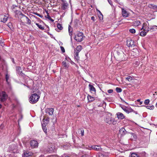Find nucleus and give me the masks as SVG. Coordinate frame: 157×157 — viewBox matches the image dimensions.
I'll return each mask as SVG.
<instances>
[{"instance_id":"423d86ee","label":"nucleus","mask_w":157,"mask_h":157,"mask_svg":"<svg viewBox=\"0 0 157 157\" xmlns=\"http://www.w3.org/2000/svg\"><path fill=\"white\" fill-rule=\"evenodd\" d=\"M7 97V95L5 92L2 91L0 92V100L2 101H5Z\"/></svg>"},{"instance_id":"393cba45","label":"nucleus","mask_w":157,"mask_h":157,"mask_svg":"<svg viewBox=\"0 0 157 157\" xmlns=\"http://www.w3.org/2000/svg\"><path fill=\"white\" fill-rule=\"evenodd\" d=\"M87 98L88 101L90 102H92L94 100V98L93 97L90 95H88L87 96Z\"/></svg>"},{"instance_id":"69168bd1","label":"nucleus","mask_w":157,"mask_h":157,"mask_svg":"<svg viewBox=\"0 0 157 157\" xmlns=\"http://www.w3.org/2000/svg\"><path fill=\"white\" fill-rule=\"evenodd\" d=\"M155 106L156 107H157V103L156 104V105H155Z\"/></svg>"},{"instance_id":"20e7f679","label":"nucleus","mask_w":157,"mask_h":157,"mask_svg":"<svg viewBox=\"0 0 157 157\" xmlns=\"http://www.w3.org/2000/svg\"><path fill=\"white\" fill-rule=\"evenodd\" d=\"M61 8L63 10H65L67 9L68 6L69 4L65 0H61Z\"/></svg>"},{"instance_id":"f704fd0d","label":"nucleus","mask_w":157,"mask_h":157,"mask_svg":"<svg viewBox=\"0 0 157 157\" xmlns=\"http://www.w3.org/2000/svg\"><path fill=\"white\" fill-rule=\"evenodd\" d=\"M116 90L117 92L118 93L121 92L122 91V90L121 88L118 87L116 88Z\"/></svg>"},{"instance_id":"4be33fe9","label":"nucleus","mask_w":157,"mask_h":157,"mask_svg":"<svg viewBox=\"0 0 157 157\" xmlns=\"http://www.w3.org/2000/svg\"><path fill=\"white\" fill-rule=\"evenodd\" d=\"M134 79V78L132 76H128L125 78V79L127 80L129 82H131L132 80Z\"/></svg>"},{"instance_id":"39448f33","label":"nucleus","mask_w":157,"mask_h":157,"mask_svg":"<svg viewBox=\"0 0 157 157\" xmlns=\"http://www.w3.org/2000/svg\"><path fill=\"white\" fill-rule=\"evenodd\" d=\"M83 38V34L82 33H79L76 35L75 37V39L78 42L82 41Z\"/></svg>"},{"instance_id":"603ef678","label":"nucleus","mask_w":157,"mask_h":157,"mask_svg":"<svg viewBox=\"0 0 157 157\" xmlns=\"http://www.w3.org/2000/svg\"><path fill=\"white\" fill-rule=\"evenodd\" d=\"M36 14L37 15V16H38L39 17H42V16L40 15L39 14L36 13Z\"/></svg>"},{"instance_id":"7ed1b4c3","label":"nucleus","mask_w":157,"mask_h":157,"mask_svg":"<svg viewBox=\"0 0 157 157\" xmlns=\"http://www.w3.org/2000/svg\"><path fill=\"white\" fill-rule=\"evenodd\" d=\"M117 59L120 61L123 60L124 59V54L123 51L120 49L117 50Z\"/></svg>"},{"instance_id":"4c0bfd02","label":"nucleus","mask_w":157,"mask_h":157,"mask_svg":"<svg viewBox=\"0 0 157 157\" xmlns=\"http://www.w3.org/2000/svg\"><path fill=\"white\" fill-rule=\"evenodd\" d=\"M130 32L132 33H136V30L134 29H130L129 30Z\"/></svg>"},{"instance_id":"09e8293b","label":"nucleus","mask_w":157,"mask_h":157,"mask_svg":"<svg viewBox=\"0 0 157 157\" xmlns=\"http://www.w3.org/2000/svg\"><path fill=\"white\" fill-rule=\"evenodd\" d=\"M109 3L111 5H112V1L111 0H107Z\"/></svg>"},{"instance_id":"a211bd4d","label":"nucleus","mask_w":157,"mask_h":157,"mask_svg":"<svg viewBox=\"0 0 157 157\" xmlns=\"http://www.w3.org/2000/svg\"><path fill=\"white\" fill-rule=\"evenodd\" d=\"M122 109L125 111L126 113H130L132 112L133 111V110L132 109H128L126 108H122Z\"/></svg>"},{"instance_id":"052dcab7","label":"nucleus","mask_w":157,"mask_h":157,"mask_svg":"<svg viewBox=\"0 0 157 157\" xmlns=\"http://www.w3.org/2000/svg\"><path fill=\"white\" fill-rule=\"evenodd\" d=\"M2 105L0 103V108H2Z\"/></svg>"},{"instance_id":"ddd939ff","label":"nucleus","mask_w":157,"mask_h":157,"mask_svg":"<svg viewBox=\"0 0 157 157\" xmlns=\"http://www.w3.org/2000/svg\"><path fill=\"white\" fill-rule=\"evenodd\" d=\"M127 132L124 128H121L119 131V134H121L122 136L125 135Z\"/></svg>"},{"instance_id":"de8ad7c7","label":"nucleus","mask_w":157,"mask_h":157,"mask_svg":"<svg viewBox=\"0 0 157 157\" xmlns=\"http://www.w3.org/2000/svg\"><path fill=\"white\" fill-rule=\"evenodd\" d=\"M91 19L94 21H95V17L94 16H92L91 17Z\"/></svg>"},{"instance_id":"ea45409f","label":"nucleus","mask_w":157,"mask_h":157,"mask_svg":"<svg viewBox=\"0 0 157 157\" xmlns=\"http://www.w3.org/2000/svg\"><path fill=\"white\" fill-rule=\"evenodd\" d=\"M150 102V100L148 99L145 100L144 101V103L146 105H148Z\"/></svg>"},{"instance_id":"58836bf2","label":"nucleus","mask_w":157,"mask_h":157,"mask_svg":"<svg viewBox=\"0 0 157 157\" xmlns=\"http://www.w3.org/2000/svg\"><path fill=\"white\" fill-rule=\"evenodd\" d=\"M71 28V26H69V27H68L69 33V34L70 35V36H71V37H72V36H71V35H72V34H71L72 30H71V31H70V29Z\"/></svg>"},{"instance_id":"79ce46f5","label":"nucleus","mask_w":157,"mask_h":157,"mask_svg":"<svg viewBox=\"0 0 157 157\" xmlns=\"http://www.w3.org/2000/svg\"><path fill=\"white\" fill-rule=\"evenodd\" d=\"M60 48H61V50L62 51V52L63 53H64L65 52V49H64V48L62 47V46H61L60 47Z\"/></svg>"},{"instance_id":"2eb2a0df","label":"nucleus","mask_w":157,"mask_h":157,"mask_svg":"<svg viewBox=\"0 0 157 157\" xmlns=\"http://www.w3.org/2000/svg\"><path fill=\"white\" fill-rule=\"evenodd\" d=\"M122 15L124 17H128L129 13L127 11L123 8H122Z\"/></svg>"},{"instance_id":"e2e57ef3","label":"nucleus","mask_w":157,"mask_h":157,"mask_svg":"<svg viewBox=\"0 0 157 157\" xmlns=\"http://www.w3.org/2000/svg\"><path fill=\"white\" fill-rule=\"evenodd\" d=\"M137 101L138 102H140V99H138L137 100Z\"/></svg>"},{"instance_id":"412c9836","label":"nucleus","mask_w":157,"mask_h":157,"mask_svg":"<svg viewBox=\"0 0 157 157\" xmlns=\"http://www.w3.org/2000/svg\"><path fill=\"white\" fill-rule=\"evenodd\" d=\"M148 32H147L143 29V30L140 33V35L142 36H145Z\"/></svg>"},{"instance_id":"e433bc0d","label":"nucleus","mask_w":157,"mask_h":157,"mask_svg":"<svg viewBox=\"0 0 157 157\" xmlns=\"http://www.w3.org/2000/svg\"><path fill=\"white\" fill-rule=\"evenodd\" d=\"M131 134L132 135V138H133V139H136L137 138V136L134 133H131Z\"/></svg>"},{"instance_id":"6ab92c4d","label":"nucleus","mask_w":157,"mask_h":157,"mask_svg":"<svg viewBox=\"0 0 157 157\" xmlns=\"http://www.w3.org/2000/svg\"><path fill=\"white\" fill-rule=\"evenodd\" d=\"M10 76L8 75L7 74L6 75V81L8 84L9 85L10 84Z\"/></svg>"},{"instance_id":"bf43d9fd","label":"nucleus","mask_w":157,"mask_h":157,"mask_svg":"<svg viewBox=\"0 0 157 157\" xmlns=\"http://www.w3.org/2000/svg\"><path fill=\"white\" fill-rule=\"evenodd\" d=\"M115 1L116 2H117L119 0H115Z\"/></svg>"},{"instance_id":"a878e982","label":"nucleus","mask_w":157,"mask_h":157,"mask_svg":"<svg viewBox=\"0 0 157 157\" xmlns=\"http://www.w3.org/2000/svg\"><path fill=\"white\" fill-rule=\"evenodd\" d=\"M98 157H108V156L106 154H102L100 153H98Z\"/></svg>"},{"instance_id":"c9c22d12","label":"nucleus","mask_w":157,"mask_h":157,"mask_svg":"<svg viewBox=\"0 0 157 157\" xmlns=\"http://www.w3.org/2000/svg\"><path fill=\"white\" fill-rule=\"evenodd\" d=\"M42 129L44 131V132L47 135V129L46 127H42Z\"/></svg>"},{"instance_id":"9d476101","label":"nucleus","mask_w":157,"mask_h":157,"mask_svg":"<svg viewBox=\"0 0 157 157\" xmlns=\"http://www.w3.org/2000/svg\"><path fill=\"white\" fill-rule=\"evenodd\" d=\"M127 45L128 47H132L134 45L133 40H132L130 38H129L127 40Z\"/></svg>"},{"instance_id":"6e6d98bb","label":"nucleus","mask_w":157,"mask_h":157,"mask_svg":"<svg viewBox=\"0 0 157 157\" xmlns=\"http://www.w3.org/2000/svg\"><path fill=\"white\" fill-rule=\"evenodd\" d=\"M3 43V41L1 40H0V44H2Z\"/></svg>"},{"instance_id":"c03bdc74","label":"nucleus","mask_w":157,"mask_h":157,"mask_svg":"<svg viewBox=\"0 0 157 157\" xmlns=\"http://www.w3.org/2000/svg\"><path fill=\"white\" fill-rule=\"evenodd\" d=\"M47 124V123H44L42 124V127H46V126Z\"/></svg>"},{"instance_id":"3c124183","label":"nucleus","mask_w":157,"mask_h":157,"mask_svg":"<svg viewBox=\"0 0 157 157\" xmlns=\"http://www.w3.org/2000/svg\"><path fill=\"white\" fill-rule=\"evenodd\" d=\"M47 157H56V156L54 155H48Z\"/></svg>"},{"instance_id":"6e6552de","label":"nucleus","mask_w":157,"mask_h":157,"mask_svg":"<svg viewBox=\"0 0 157 157\" xmlns=\"http://www.w3.org/2000/svg\"><path fill=\"white\" fill-rule=\"evenodd\" d=\"M91 148L89 149L90 150L93 149L96 151H101L102 149L101 146L99 145H93L91 147Z\"/></svg>"},{"instance_id":"680f3d73","label":"nucleus","mask_w":157,"mask_h":157,"mask_svg":"<svg viewBox=\"0 0 157 157\" xmlns=\"http://www.w3.org/2000/svg\"><path fill=\"white\" fill-rule=\"evenodd\" d=\"M81 157H87L86 155H83Z\"/></svg>"},{"instance_id":"a18cd8bd","label":"nucleus","mask_w":157,"mask_h":157,"mask_svg":"<svg viewBox=\"0 0 157 157\" xmlns=\"http://www.w3.org/2000/svg\"><path fill=\"white\" fill-rule=\"evenodd\" d=\"M81 135L82 136H83L84 135V131L82 130H81Z\"/></svg>"},{"instance_id":"dca6fc26","label":"nucleus","mask_w":157,"mask_h":157,"mask_svg":"<svg viewBox=\"0 0 157 157\" xmlns=\"http://www.w3.org/2000/svg\"><path fill=\"white\" fill-rule=\"evenodd\" d=\"M82 48L81 45H78L77 47L75 49L74 52H77L78 53L82 50Z\"/></svg>"},{"instance_id":"5701e85b","label":"nucleus","mask_w":157,"mask_h":157,"mask_svg":"<svg viewBox=\"0 0 157 157\" xmlns=\"http://www.w3.org/2000/svg\"><path fill=\"white\" fill-rule=\"evenodd\" d=\"M74 57L75 59L77 61H78L79 60V57L78 56V53L77 52H74Z\"/></svg>"},{"instance_id":"c756f323","label":"nucleus","mask_w":157,"mask_h":157,"mask_svg":"<svg viewBox=\"0 0 157 157\" xmlns=\"http://www.w3.org/2000/svg\"><path fill=\"white\" fill-rule=\"evenodd\" d=\"M89 86L90 87V91L95 92L96 90L93 86L89 84Z\"/></svg>"},{"instance_id":"0eeeda50","label":"nucleus","mask_w":157,"mask_h":157,"mask_svg":"<svg viewBox=\"0 0 157 157\" xmlns=\"http://www.w3.org/2000/svg\"><path fill=\"white\" fill-rule=\"evenodd\" d=\"M149 24L148 22L147 21L144 22L143 25L142 27L141 30L143 29L144 30L148 32L150 31V27H149Z\"/></svg>"},{"instance_id":"c85d7f7f","label":"nucleus","mask_w":157,"mask_h":157,"mask_svg":"<svg viewBox=\"0 0 157 157\" xmlns=\"http://www.w3.org/2000/svg\"><path fill=\"white\" fill-rule=\"evenodd\" d=\"M148 7L150 8H152L154 10H156L157 9L156 6L152 4H149L148 5Z\"/></svg>"},{"instance_id":"49530a36","label":"nucleus","mask_w":157,"mask_h":157,"mask_svg":"<svg viewBox=\"0 0 157 157\" xmlns=\"http://www.w3.org/2000/svg\"><path fill=\"white\" fill-rule=\"evenodd\" d=\"M47 15L45 16V17L47 18L48 19H49L51 17L49 16V15L48 14V13L47 12Z\"/></svg>"},{"instance_id":"8fccbe9b","label":"nucleus","mask_w":157,"mask_h":157,"mask_svg":"<svg viewBox=\"0 0 157 157\" xmlns=\"http://www.w3.org/2000/svg\"><path fill=\"white\" fill-rule=\"evenodd\" d=\"M27 87L28 88H29L30 89H31L32 87V86L29 85L28 84V85Z\"/></svg>"},{"instance_id":"f03ea898","label":"nucleus","mask_w":157,"mask_h":157,"mask_svg":"<svg viewBox=\"0 0 157 157\" xmlns=\"http://www.w3.org/2000/svg\"><path fill=\"white\" fill-rule=\"evenodd\" d=\"M105 121L109 124H113V125L116 124L117 121L111 117L107 116L105 119Z\"/></svg>"},{"instance_id":"7c9ffc66","label":"nucleus","mask_w":157,"mask_h":157,"mask_svg":"<svg viewBox=\"0 0 157 157\" xmlns=\"http://www.w3.org/2000/svg\"><path fill=\"white\" fill-rule=\"evenodd\" d=\"M35 24H36V25H37V26L40 29H41V30L44 29V27L43 26H42L41 25H40L38 23H35Z\"/></svg>"},{"instance_id":"aec40b11","label":"nucleus","mask_w":157,"mask_h":157,"mask_svg":"<svg viewBox=\"0 0 157 157\" xmlns=\"http://www.w3.org/2000/svg\"><path fill=\"white\" fill-rule=\"evenodd\" d=\"M157 29V26L156 25H153L151 26L150 27V31H153L156 30Z\"/></svg>"},{"instance_id":"5fc2aeb1","label":"nucleus","mask_w":157,"mask_h":157,"mask_svg":"<svg viewBox=\"0 0 157 157\" xmlns=\"http://www.w3.org/2000/svg\"><path fill=\"white\" fill-rule=\"evenodd\" d=\"M99 13H100L101 15V17H101V18H102V19H103V15L101 13V12H100V11H99Z\"/></svg>"},{"instance_id":"4468645a","label":"nucleus","mask_w":157,"mask_h":157,"mask_svg":"<svg viewBox=\"0 0 157 157\" xmlns=\"http://www.w3.org/2000/svg\"><path fill=\"white\" fill-rule=\"evenodd\" d=\"M22 18L24 20L26 21V23L28 24H30L31 23L30 20L25 15L22 14Z\"/></svg>"},{"instance_id":"864d4df0","label":"nucleus","mask_w":157,"mask_h":157,"mask_svg":"<svg viewBox=\"0 0 157 157\" xmlns=\"http://www.w3.org/2000/svg\"><path fill=\"white\" fill-rule=\"evenodd\" d=\"M49 20H50L52 22H53L54 21V20L52 19L51 17H50V18H49Z\"/></svg>"},{"instance_id":"a19ab883","label":"nucleus","mask_w":157,"mask_h":157,"mask_svg":"<svg viewBox=\"0 0 157 157\" xmlns=\"http://www.w3.org/2000/svg\"><path fill=\"white\" fill-rule=\"evenodd\" d=\"M62 63L64 67H67V65L66 62L64 61Z\"/></svg>"},{"instance_id":"13d9d810","label":"nucleus","mask_w":157,"mask_h":157,"mask_svg":"<svg viewBox=\"0 0 157 157\" xmlns=\"http://www.w3.org/2000/svg\"><path fill=\"white\" fill-rule=\"evenodd\" d=\"M140 105H141L142 104L143 101H140Z\"/></svg>"},{"instance_id":"338daca9","label":"nucleus","mask_w":157,"mask_h":157,"mask_svg":"<svg viewBox=\"0 0 157 157\" xmlns=\"http://www.w3.org/2000/svg\"><path fill=\"white\" fill-rule=\"evenodd\" d=\"M10 23H9L8 24V26H9V25H10Z\"/></svg>"},{"instance_id":"f8f14e48","label":"nucleus","mask_w":157,"mask_h":157,"mask_svg":"<svg viewBox=\"0 0 157 157\" xmlns=\"http://www.w3.org/2000/svg\"><path fill=\"white\" fill-rule=\"evenodd\" d=\"M33 155V153L28 151L24 152L22 155V157H30Z\"/></svg>"},{"instance_id":"72a5a7b5","label":"nucleus","mask_w":157,"mask_h":157,"mask_svg":"<svg viewBox=\"0 0 157 157\" xmlns=\"http://www.w3.org/2000/svg\"><path fill=\"white\" fill-rule=\"evenodd\" d=\"M57 27L58 29L60 30H62L63 29V27H62V25L59 23L58 24Z\"/></svg>"},{"instance_id":"4d7b16f0","label":"nucleus","mask_w":157,"mask_h":157,"mask_svg":"<svg viewBox=\"0 0 157 157\" xmlns=\"http://www.w3.org/2000/svg\"><path fill=\"white\" fill-rule=\"evenodd\" d=\"M30 81L32 83V86L33 85V81H32L31 80H30Z\"/></svg>"},{"instance_id":"0e129e2a","label":"nucleus","mask_w":157,"mask_h":157,"mask_svg":"<svg viewBox=\"0 0 157 157\" xmlns=\"http://www.w3.org/2000/svg\"><path fill=\"white\" fill-rule=\"evenodd\" d=\"M49 120V118L47 119L46 120V121H48Z\"/></svg>"},{"instance_id":"473e14b6","label":"nucleus","mask_w":157,"mask_h":157,"mask_svg":"<svg viewBox=\"0 0 157 157\" xmlns=\"http://www.w3.org/2000/svg\"><path fill=\"white\" fill-rule=\"evenodd\" d=\"M146 108L148 109H153L154 108V106L153 105H151V106H145Z\"/></svg>"},{"instance_id":"bb28decb","label":"nucleus","mask_w":157,"mask_h":157,"mask_svg":"<svg viewBox=\"0 0 157 157\" xmlns=\"http://www.w3.org/2000/svg\"><path fill=\"white\" fill-rule=\"evenodd\" d=\"M140 24V22L139 21H136L133 22V24L135 26H138Z\"/></svg>"},{"instance_id":"f3484780","label":"nucleus","mask_w":157,"mask_h":157,"mask_svg":"<svg viewBox=\"0 0 157 157\" xmlns=\"http://www.w3.org/2000/svg\"><path fill=\"white\" fill-rule=\"evenodd\" d=\"M117 117L118 119H122L125 118L124 115L121 113L118 112L117 113Z\"/></svg>"},{"instance_id":"1a4fd4ad","label":"nucleus","mask_w":157,"mask_h":157,"mask_svg":"<svg viewBox=\"0 0 157 157\" xmlns=\"http://www.w3.org/2000/svg\"><path fill=\"white\" fill-rule=\"evenodd\" d=\"M30 145L33 148H35L37 147L38 146V143L37 141L35 140H32L30 141Z\"/></svg>"},{"instance_id":"2f4dec72","label":"nucleus","mask_w":157,"mask_h":157,"mask_svg":"<svg viewBox=\"0 0 157 157\" xmlns=\"http://www.w3.org/2000/svg\"><path fill=\"white\" fill-rule=\"evenodd\" d=\"M131 157H140L139 155L135 153L131 154Z\"/></svg>"},{"instance_id":"9b49d317","label":"nucleus","mask_w":157,"mask_h":157,"mask_svg":"<svg viewBox=\"0 0 157 157\" xmlns=\"http://www.w3.org/2000/svg\"><path fill=\"white\" fill-rule=\"evenodd\" d=\"M54 112V109L53 108H47L45 109V112L50 115H52Z\"/></svg>"},{"instance_id":"37998d69","label":"nucleus","mask_w":157,"mask_h":157,"mask_svg":"<svg viewBox=\"0 0 157 157\" xmlns=\"http://www.w3.org/2000/svg\"><path fill=\"white\" fill-rule=\"evenodd\" d=\"M113 90H112V89H109V90H108V92L109 93H112L113 92Z\"/></svg>"},{"instance_id":"f257e3e1","label":"nucleus","mask_w":157,"mask_h":157,"mask_svg":"<svg viewBox=\"0 0 157 157\" xmlns=\"http://www.w3.org/2000/svg\"><path fill=\"white\" fill-rule=\"evenodd\" d=\"M40 97L36 93L30 96L29 101L31 103H35L38 101Z\"/></svg>"},{"instance_id":"774afa93","label":"nucleus","mask_w":157,"mask_h":157,"mask_svg":"<svg viewBox=\"0 0 157 157\" xmlns=\"http://www.w3.org/2000/svg\"><path fill=\"white\" fill-rule=\"evenodd\" d=\"M65 157H70L69 156H65Z\"/></svg>"},{"instance_id":"cd10ccee","label":"nucleus","mask_w":157,"mask_h":157,"mask_svg":"<svg viewBox=\"0 0 157 157\" xmlns=\"http://www.w3.org/2000/svg\"><path fill=\"white\" fill-rule=\"evenodd\" d=\"M8 17L5 15L4 16V17L1 19L2 22L3 23H5L7 21Z\"/></svg>"},{"instance_id":"b1692460","label":"nucleus","mask_w":157,"mask_h":157,"mask_svg":"<svg viewBox=\"0 0 157 157\" xmlns=\"http://www.w3.org/2000/svg\"><path fill=\"white\" fill-rule=\"evenodd\" d=\"M16 70L17 73L19 75H21L22 72L21 71V67H16Z\"/></svg>"}]
</instances>
